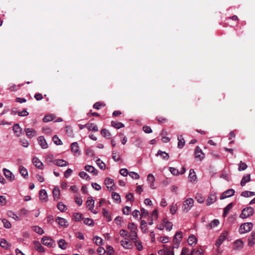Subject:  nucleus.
<instances>
[{
	"instance_id": "nucleus-40",
	"label": "nucleus",
	"mask_w": 255,
	"mask_h": 255,
	"mask_svg": "<svg viewBox=\"0 0 255 255\" xmlns=\"http://www.w3.org/2000/svg\"><path fill=\"white\" fill-rule=\"evenodd\" d=\"M140 228L141 231L145 233L147 229L146 222L145 220H141L140 223Z\"/></svg>"
},
{
	"instance_id": "nucleus-8",
	"label": "nucleus",
	"mask_w": 255,
	"mask_h": 255,
	"mask_svg": "<svg viewBox=\"0 0 255 255\" xmlns=\"http://www.w3.org/2000/svg\"><path fill=\"white\" fill-rule=\"evenodd\" d=\"M204 153L199 146H197L195 151V157L199 160H201L204 158Z\"/></svg>"
},
{
	"instance_id": "nucleus-10",
	"label": "nucleus",
	"mask_w": 255,
	"mask_h": 255,
	"mask_svg": "<svg viewBox=\"0 0 255 255\" xmlns=\"http://www.w3.org/2000/svg\"><path fill=\"white\" fill-rule=\"evenodd\" d=\"M39 198L43 202H46L47 201L48 196L45 190L41 189L39 191Z\"/></svg>"
},
{
	"instance_id": "nucleus-33",
	"label": "nucleus",
	"mask_w": 255,
	"mask_h": 255,
	"mask_svg": "<svg viewBox=\"0 0 255 255\" xmlns=\"http://www.w3.org/2000/svg\"><path fill=\"white\" fill-rule=\"evenodd\" d=\"M178 147L179 148H182L185 144V141L182 135L178 137Z\"/></svg>"
},
{
	"instance_id": "nucleus-9",
	"label": "nucleus",
	"mask_w": 255,
	"mask_h": 255,
	"mask_svg": "<svg viewBox=\"0 0 255 255\" xmlns=\"http://www.w3.org/2000/svg\"><path fill=\"white\" fill-rule=\"evenodd\" d=\"M182 238V232L179 231L176 232L173 239V242L175 245L178 246L181 239Z\"/></svg>"
},
{
	"instance_id": "nucleus-42",
	"label": "nucleus",
	"mask_w": 255,
	"mask_h": 255,
	"mask_svg": "<svg viewBox=\"0 0 255 255\" xmlns=\"http://www.w3.org/2000/svg\"><path fill=\"white\" fill-rule=\"evenodd\" d=\"M93 241L97 246H100L102 245L103 240L98 236H95L93 238Z\"/></svg>"
},
{
	"instance_id": "nucleus-46",
	"label": "nucleus",
	"mask_w": 255,
	"mask_h": 255,
	"mask_svg": "<svg viewBox=\"0 0 255 255\" xmlns=\"http://www.w3.org/2000/svg\"><path fill=\"white\" fill-rule=\"evenodd\" d=\"M177 210V204H174L173 203L171 206H170V212L172 214H174L176 211Z\"/></svg>"
},
{
	"instance_id": "nucleus-24",
	"label": "nucleus",
	"mask_w": 255,
	"mask_h": 255,
	"mask_svg": "<svg viewBox=\"0 0 255 255\" xmlns=\"http://www.w3.org/2000/svg\"><path fill=\"white\" fill-rule=\"evenodd\" d=\"M71 149L72 152L73 153L76 154L78 153L79 154V146L77 142H73L71 145Z\"/></svg>"
},
{
	"instance_id": "nucleus-20",
	"label": "nucleus",
	"mask_w": 255,
	"mask_h": 255,
	"mask_svg": "<svg viewBox=\"0 0 255 255\" xmlns=\"http://www.w3.org/2000/svg\"><path fill=\"white\" fill-rule=\"evenodd\" d=\"M56 221L58 223V224L62 227H67L68 224H67V222L65 220V219L61 218V217H57L56 219Z\"/></svg>"
},
{
	"instance_id": "nucleus-44",
	"label": "nucleus",
	"mask_w": 255,
	"mask_h": 255,
	"mask_svg": "<svg viewBox=\"0 0 255 255\" xmlns=\"http://www.w3.org/2000/svg\"><path fill=\"white\" fill-rule=\"evenodd\" d=\"M82 219L83 220V222L85 224L89 226L94 225V221L92 219L90 218H85Z\"/></svg>"
},
{
	"instance_id": "nucleus-41",
	"label": "nucleus",
	"mask_w": 255,
	"mask_h": 255,
	"mask_svg": "<svg viewBox=\"0 0 255 255\" xmlns=\"http://www.w3.org/2000/svg\"><path fill=\"white\" fill-rule=\"evenodd\" d=\"M3 173L6 177L9 178V179H12V173L8 169L6 168L3 169Z\"/></svg>"
},
{
	"instance_id": "nucleus-62",
	"label": "nucleus",
	"mask_w": 255,
	"mask_h": 255,
	"mask_svg": "<svg viewBox=\"0 0 255 255\" xmlns=\"http://www.w3.org/2000/svg\"><path fill=\"white\" fill-rule=\"evenodd\" d=\"M79 176L82 178H86V180H88L89 178V176L84 171L80 172L79 173Z\"/></svg>"
},
{
	"instance_id": "nucleus-59",
	"label": "nucleus",
	"mask_w": 255,
	"mask_h": 255,
	"mask_svg": "<svg viewBox=\"0 0 255 255\" xmlns=\"http://www.w3.org/2000/svg\"><path fill=\"white\" fill-rule=\"evenodd\" d=\"M142 129L146 133H150L152 132V130L150 127L147 126H144L142 127Z\"/></svg>"
},
{
	"instance_id": "nucleus-64",
	"label": "nucleus",
	"mask_w": 255,
	"mask_h": 255,
	"mask_svg": "<svg viewBox=\"0 0 255 255\" xmlns=\"http://www.w3.org/2000/svg\"><path fill=\"white\" fill-rule=\"evenodd\" d=\"M97 252L99 255H104V254L106 253V251L103 248L99 247L97 249Z\"/></svg>"
},
{
	"instance_id": "nucleus-52",
	"label": "nucleus",
	"mask_w": 255,
	"mask_h": 255,
	"mask_svg": "<svg viewBox=\"0 0 255 255\" xmlns=\"http://www.w3.org/2000/svg\"><path fill=\"white\" fill-rule=\"evenodd\" d=\"M105 105V104L104 103L96 102L94 104L93 108L95 109L99 110L100 107H104Z\"/></svg>"
},
{
	"instance_id": "nucleus-50",
	"label": "nucleus",
	"mask_w": 255,
	"mask_h": 255,
	"mask_svg": "<svg viewBox=\"0 0 255 255\" xmlns=\"http://www.w3.org/2000/svg\"><path fill=\"white\" fill-rule=\"evenodd\" d=\"M2 222L3 223L4 228L7 229H9L11 228V224L7 220L3 219L2 220Z\"/></svg>"
},
{
	"instance_id": "nucleus-5",
	"label": "nucleus",
	"mask_w": 255,
	"mask_h": 255,
	"mask_svg": "<svg viewBox=\"0 0 255 255\" xmlns=\"http://www.w3.org/2000/svg\"><path fill=\"white\" fill-rule=\"evenodd\" d=\"M228 232L227 231H224L222 234L219 236L218 239L216 241L215 245L217 247H219L226 239Z\"/></svg>"
},
{
	"instance_id": "nucleus-60",
	"label": "nucleus",
	"mask_w": 255,
	"mask_h": 255,
	"mask_svg": "<svg viewBox=\"0 0 255 255\" xmlns=\"http://www.w3.org/2000/svg\"><path fill=\"white\" fill-rule=\"evenodd\" d=\"M112 154V158L115 161H117L120 159V156L117 154L116 151H113Z\"/></svg>"
},
{
	"instance_id": "nucleus-7",
	"label": "nucleus",
	"mask_w": 255,
	"mask_h": 255,
	"mask_svg": "<svg viewBox=\"0 0 255 255\" xmlns=\"http://www.w3.org/2000/svg\"><path fill=\"white\" fill-rule=\"evenodd\" d=\"M37 141L39 145L41 147V148L43 149L47 148L48 147V144L44 138V136H39L37 138Z\"/></svg>"
},
{
	"instance_id": "nucleus-35",
	"label": "nucleus",
	"mask_w": 255,
	"mask_h": 255,
	"mask_svg": "<svg viewBox=\"0 0 255 255\" xmlns=\"http://www.w3.org/2000/svg\"><path fill=\"white\" fill-rule=\"evenodd\" d=\"M55 118V117L53 115H47L44 117L43 121V122L47 123L53 120Z\"/></svg>"
},
{
	"instance_id": "nucleus-1",
	"label": "nucleus",
	"mask_w": 255,
	"mask_h": 255,
	"mask_svg": "<svg viewBox=\"0 0 255 255\" xmlns=\"http://www.w3.org/2000/svg\"><path fill=\"white\" fill-rule=\"evenodd\" d=\"M253 224L251 222L242 224L239 228L240 234H244L250 232L253 228Z\"/></svg>"
},
{
	"instance_id": "nucleus-4",
	"label": "nucleus",
	"mask_w": 255,
	"mask_h": 255,
	"mask_svg": "<svg viewBox=\"0 0 255 255\" xmlns=\"http://www.w3.org/2000/svg\"><path fill=\"white\" fill-rule=\"evenodd\" d=\"M254 213V209L252 207H248L244 208L242 212V214L240 215L241 218H246L253 215Z\"/></svg>"
},
{
	"instance_id": "nucleus-39",
	"label": "nucleus",
	"mask_w": 255,
	"mask_h": 255,
	"mask_svg": "<svg viewBox=\"0 0 255 255\" xmlns=\"http://www.w3.org/2000/svg\"><path fill=\"white\" fill-rule=\"evenodd\" d=\"M103 216L106 217L107 219V221L108 222H110L112 220V218L111 217V215L109 213V212L106 210L105 208L103 209Z\"/></svg>"
},
{
	"instance_id": "nucleus-19",
	"label": "nucleus",
	"mask_w": 255,
	"mask_h": 255,
	"mask_svg": "<svg viewBox=\"0 0 255 255\" xmlns=\"http://www.w3.org/2000/svg\"><path fill=\"white\" fill-rule=\"evenodd\" d=\"M85 169L86 171L91 173H93V175H96L98 173V171L95 168L91 165H86L85 167Z\"/></svg>"
},
{
	"instance_id": "nucleus-53",
	"label": "nucleus",
	"mask_w": 255,
	"mask_h": 255,
	"mask_svg": "<svg viewBox=\"0 0 255 255\" xmlns=\"http://www.w3.org/2000/svg\"><path fill=\"white\" fill-rule=\"evenodd\" d=\"M73 218L76 221H81L82 218V215L79 213H75L73 214Z\"/></svg>"
},
{
	"instance_id": "nucleus-14",
	"label": "nucleus",
	"mask_w": 255,
	"mask_h": 255,
	"mask_svg": "<svg viewBox=\"0 0 255 255\" xmlns=\"http://www.w3.org/2000/svg\"><path fill=\"white\" fill-rule=\"evenodd\" d=\"M86 206L89 208V210L90 211H92L94 207V201L93 200L91 197H89L88 198L87 201L86 202Z\"/></svg>"
},
{
	"instance_id": "nucleus-37",
	"label": "nucleus",
	"mask_w": 255,
	"mask_h": 255,
	"mask_svg": "<svg viewBox=\"0 0 255 255\" xmlns=\"http://www.w3.org/2000/svg\"><path fill=\"white\" fill-rule=\"evenodd\" d=\"M101 134L105 137L110 138L111 134L109 130L106 128H103L101 131Z\"/></svg>"
},
{
	"instance_id": "nucleus-31",
	"label": "nucleus",
	"mask_w": 255,
	"mask_h": 255,
	"mask_svg": "<svg viewBox=\"0 0 255 255\" xmlns=\"http://www.w3.org/2000/svg\"><path fill=\"white\" fill-rule=\"evenodd\" d=\"M233 203H231L229 204L225 208L224 210V213H223V216L226 217L227 214H229L230 210L233 207Z\"/></svg>"
},
{
	"instance_id": "nucleus-17",
	"label": "nucleus",
	"mask_w": 255,
	"mask_h": 255,
	"mask_svg": "<svg viewBox=\"0 0 255 255\" xmlns=\"http://www.w3.org/2000/svg\"><path fill=\"white\" fill-rule=\"evenodd\" d=\"M33 164H34L35 166L39 169H42L43 164L37 158L33 157Z\"/></svg>"
},
{
	"instance_id": "nucleus-36",
	"label": "nucleus",
	"mask_w": 255,
	"mask_h": 255,
	"mask_svg": "<svg viewBox=\"0 0 255 255\" xmlns=\"http://www.w3.org/2000/svg\"><path fill=\"white\" fill-rule=\"evenodd\" d=\"M254 195H255V193L249 191H245L241 193V196L244 197H251Z\"/></svg>"
},
{
	"instance_id": "nucleus-61",
	"label": "nucleus",
	"mask_w": 255,
	"mask_h": 255,
	"mask_svg": "<svg viewBox=\"0 0 255 255\" xmlns=\"http://www.w3.org/2000/svg\"><path fill=\"white\" fill-rule=\"evenodd\" d=\"M75 201L79 206H81L83 203V200L82 199L81 197L75 196Z\"/></svg>"
},
{
	"instance_id": "nucleus-57",
	"label": "nucleus",
	"mask_w": 255,
	"mask_h": 255,
	"mask_svg": "<svg viewBox=\"0 0 255 255\" xmlns=\"http://www.w3.org/2000/svg\"><path fill=\"white\" fill-rule=\"evenodd\" d=\"M57 207V208L61 212H63L65 208H66V206L61 202H60L58 203Z\"/></svg>"
},
{
	"instance_id": "nucleus-38",
	"label": "nucleus",
	"mask_w": 255,
	"mask_h": 255,
	"mask_svg": "<svg viewBox=\"0 0 255 255\" xmlns=\"http://www.w3.org/2000/svg\"><path fill=\"white\" fill-rule=\"evenodd\" d=\"M33 231L39 235H42L44 233V230L41 228L37 226H33Z\"/></svg>"
},
{
	"instance_id": "nucleus-56",
	"label": "nucleus",
	"mask_w": 255,
	"mask_h": 255,
	"mask_svg": "<svg viewBox=\"0 0 255 255\" xmlns=\"http://www.w3.org/2000/svg\"><path fill=\"white\" fill-rule=\"evenodd\" d=\"M169 171L171 173L174 175H178L180 174V172L177 169L174 167H170Z\"/></svg>"
},
{
	"instance_id": "nucleus-22",
	"label": "nucleus",
	"mask_w": 255,
	"mask_h": 255,
	"mask_svg": "<svg viewBox=\"0 0 255 255\" xmlns=\"http://www.w3.org/2000/svg\"><path fill=\"white\" fill-rule=\"evenodd\" d=\"M156 155H160L164 160H168L169 158L168 153L165 151H162L160 150L158 151Z\"/></svg>"
},
{
	"instance_id": "nucleus-45",
	"label": "nucleus",
	"mask_w": 255,
	"mask_h": 255,
	"mask_svg": "<svg viewBox=\"0 0 255 255\" xmlns=\"http://www.w3.org/2000/svg\"><path fill=\"white\" fill-rule=\"evenodd\" d=\"M19 171L21 175L23 176L24 177H25L28 175L27 171L26 169L24 167L20 166L19 168Z\"/></svg>"
},
{
	"instance_id": "nucleus-6",
	"label": "nucleus",
	"mask_w": 255,
	"mask_h": 255,
	"mask_svg": "<svg viewBox=\"0 0 255 255\" xmlns=\"http://www.w3.org/2000/svg\"><path fill=\"white\" fill-rule=\"evenodd\" d=\"M235 190L233 189H228L224 192L221 197L220 199L223 200L226 198L230 197L234 195Z\"/></svg>"
},
{
	"instance_id": "nucleus-23",
	"label": "nucleus",
	"mask_w": 255,
	"mask_h": 255,
	"mask_svg": "<svg viewBox=\"0 0 255 255\" xmlns=\"http://www.w3.org/2000/svg\"><path fill=\"white\" fill-rule=\"evenodd\" d=\"M121 245L125 249H131L132 247V243L129 241L122 240L121 241Z\"/></svg>"
},
{
	"instance_id": "nucleus-58",
	"label": "nucleus",
	"mask_w": 255,
	"mask_h": 255,
	"mask_svg": "<svg viewBox=\"0 0 255 255\" xmlns=\"http://www.w3.org/2000/svg\"><path fill=\"white\" fill-rule=\"evenodd\" d=\"M128 227L130 230V232L135 231L137 229L136 226L133 223H129Z\"/></svg>"
},
{
	"instance_id": "nucleus-32",
	"label": "nucleus",
	"mask_w": 255,
	"mask_h": 255,
	"mask_svg": "<svg viewBox=\"0 0 255 255\" xmlns=\"http://www.w3.org/2000/svg\"><path fill=\"white\" fill-rule=\"evenodd\" d=\"M111 125L116 128L119 129L121 128L124 127L125 125L122 123L112 121L111 122Z\"/></svg>"
},
{
	"instance_id": "nucleus-30",
	"label": "nucleus",
	"mask_w": 255,
	"mask_h": 255,
	"mask_svg": "<svg viewBox=\"0 0 255 255\" xmlns=\"http://www.w3.org/2000/svg\"><path fill=\"white\" fill-rule=\"evenodd\" d=\"M58 247L62 250L66 249L67 248V243L64 239H60L58 242Z\"/></svg>"
},
{
	"instance_id": "nucleus-28",
	"label": "nucleus",
	"mask_w": 255,
	"mask_h": 255,
	"mask_svg": "<svg viewBox=\"0 0 255 255\" xmlns=\"http://www.w3.org/2000/svg\"><path fill=\"white\" fill-rule=\"evenodd\" d=\"M188 178L189 180L191 182L194 181L196 180L197 177L195 174V172L193 169H191L189 171V174L188 176Z\"/></svg>"
},
{
	"instance_id": "nucleus-16",
	"label": "nucleus",
	"mask_w": 255,
	"mask_h": 255,
	"mask_svg": "<svg viewBox=\"0 0 255 255\" xmlns=\"http://www.w3.org/2000/svg\"><path fill=\"white\" fill-rule=\"evenodd\" d=\"M216 196L215 194H211L206 200V204L207 206L210 205L216 200Z\"/></svg>"
},
{
	"instance_id": "nucleus-15",
	"label": "nucleus",
	"mask_w": 255,
	"mask_h": 255,
	"mask_svg": "<svg viewBox=\"0 0 255 255\" xmlns=\"http://www.w3.org/2000/svg\"><path fill=\"white\" fill-rule=\"evenodd\" d=\"M105 183L108 189L114 190L113 186H114V180L110 178H107L105 180Z\"/></svg>"
},
{
	"instance_id": "nucleus-11",
	"label": "nucleus",
	"mask_w": 255,
	"mask_h": 255,
	"mask_svg": "<svg viewBox=\"0 0 255 255\" xmlns=\"http://www.w3.org/2000/svg\"><path fill=\"white\" fill-rule=\"evenodd\" d=\"M244 246V243L242 240H238L234 243V248L237 250H241Z\"/></svg>"
},
{
	"instance_id": "nucleus-55",
	"label": "nucleus",
	"mask_w": 255,
	"mask_h": 255,
	"mask_svg": "<svg viewBox=\"0 0 255 255\" xmlns=\"http://www.w3.org/2000/svg\"><path fill=\"white\" fill-rule=\"evenodd\" d=\"M8 245L7 242L4 239H1L0 240V246L3 248H6Z\"/></svg>"
},
{
	"instance_id": "nucleus-48",
	"label": "nucleus",
	"mask_w": 255,
	"mask_h": 255,
	"mask_svg": "<svg viewBox=\"0 0 255 255\" xmlns=\"http://www.w3.org/2000/svg\"><path fill=\"white\" fill-rule=\"evenodd\" d=\"M96 163L98 166L101 169H104L106 167V164L100 159H98L96 160Z\"/></svg>"
},
{
	"instance_id": "nucleus-34",
	"label": "nucleus",
	"mask_w": 255,
	"mask_h": 255,
	"mask_svg": "<svg viewBox=\"0 0 255 255\" xmlns=\"http://www.w3.org/2000/svg\"><path fill=\"white\" fill-rule=\"evenodd\" d=\"M7 216L11 218H13L15 221H19L20 219L18 216H17L13 212L9 211L7 212Z\"/></svg>"
},
{
	"instance_id": "nucleus-13",
	"label": "nucleus",
	"mask_w": 255,
	"mask_h": 255,
	"mask_svg": "<svg viewBox=\"0 0 255 255\" xmlns=\"http://www.w3.org/2000/svg\"><path fill=\"white\" fill-rule=\"evenodd\" d=\"M33 244L34 245V248L39 253H43L45 252L44 248L37 241L33 242Z\"/></svg>"
},
{
	"instance_id": "nucleus-49",
	"label": "nucleus",
	"mask_w": 255,
	"mask_h": 255,
	"mask_svg": "<svg viewBox=\"0 0 255 255\" xmlns=\"http://www.w3.org/2000/svg\"><path fill=\"white\" fill-rule=\"evenodd\" d=\"M219 224V221L217 219H214L213 221H212L210 224L209 225L210 229L213 228H215L217 226H218Z\"/></svg>"
},
{
	"instance_id": "nucleus-29",
	"label": "nucleus",
	"mask_w": 255,
	"mask_h": 255,
	"mask_svg": "<svg viewBox=\"0 0 255 255\" xmlns=\"http://www.w3.org/2000/svg\"><path fill=\"white\" fill-rule=\"evenodd\" d=\"M53 198L55 200H58L60 195V190L59 188H54L53 190Z\"/></svg>"
},
{
	"instance_id": "nucleus-18",
	"label": "nucleus",
	"mask_w": 255,
	"mask_h": 255,
	"mask_svg": "<svg viewBox=\"0 0 255 255\" xmlns=\"http://www.w3.org/2000/svg\"><path fill=\"white\" fill-rule=\"evenodd\" d=\"M13 130L16 136H19L21 133L22 129L18 124H14L13 126Z\"/></svg>"
},
{
	"instance_id": "nucleus-2",
	"label": "nucleus",
	"mask_w": 255,
	"mask_h": 255,
	"mask_svg": "<svg viewBox=\"0 0 255 255\" xmlns=\"http://www.w3.org/2000/svg\"><path fill=\"white\" fill-rule=\"evenodd\" d=\"M194 200L192 198H188L184 202L182 206L183 211L185 213L188 212L193 207Z\"/></svg>"
},
{
	"instance_id": "nucleus-27",
	"label": "nucleus",
	"mask_w": 255,
	"mask_h": 255,
	"mask_svg": "<svg viewBox=\"0 0 255 255\" xmlns=\"http://www.w3.org/2000/svg\"><path fill=\"white\" fill-rule=\"evenodd\" d=\"M251 180L250 174H248L246 176H244L243 177L241 181V185L242 187H244L246 183L249 182Z\"/></svg>"
},
{
	"instance_id": "nucleus-43",
	"label": "nucleus",
	"mask_w": 255,
	"mask_h": 255,
	"mask_svg": "<svg viewBox=\"0 0 255 255\" xmlns=\"http://www.w3.org/2000/svg\"><path fill=\"white\" fill-rule=\"evenodd\" d=\"M248 167V166L246 163L243 162L242 161H240L239 164V168L238 170L239 171L242 170H246Z\"/></svg>"
},
{
	"instance_id": "nucleus-47",
	"label": "nucleus",
	"mask_w": 255,
	"mask_h": 255,
	"mask_svg": "<svg viewBox=\"0 0 255 255\" xmlns=\"http://www.w3.org/2000/svg\"><path fill=\"white\" fill-rule=\"evenodd\" d=\"M53 141L54 143L56 145H61L62 144V142L60 139L56 135H55L53 136Z\"/></svg>"
},
{
	"instance_id": "nucleus-51",
	"label": "nucleus",
	"mask_w": 255,
	"mask_h": 255,
	"mask_svg": "<svg viewBox=\"0 0 255 255\" xmlns=\"http://www.w3.org/2000/svg\"><path fill=\"white\" fill-rule=\"evenodd\" d=\"M134 243L135 246H136L137 250L141 251L142 250L143 247H142L141 242L135 240L134 242Z\"/></svg>"
},
{
	"instance_id": "nucleus-12",
	"label": "nucleus",
	"mask_w": 255,
	"mask_h": 255,
	"mask_svg": "<svg viewBox=\"0 0 255 255\" xmlns=\"http://www.w3.org/2000/svg\"><path fill=\"white\" fill-rule=\"evenodd\" d=\"M248 245L249 246H253L255 244V231L252 232L251 236L248 238Z\"/></svg>"
},
{
	"instance_id": "nucleus-25",
	"label": "nucleus",
	"mask_w": 255,
	"mask_h": 255,
	"mask_svg": "<svg viewBox=\"0 0 255 255\" xmlns=\"http://www.w3.org/2000/svg\"><path fill=\"white\" fill-rule=\"evenodd\" d=\"M55 163L58 166H66L68 165V163L63 159H56L55 161Z\"/></svg>"
},
{
	"instance_id": "nucleus-63",
	"label": "nucleus",
	"mask_w": 255,
	"mask_h": 255,
	"mask_svg": "<svg viewBox=\"0 0 255 255\" xmlns=\"http://www.w3.org/2000/svg\"><path fill=\"white\" fill-rule=\"evenodd\" d=\"M137 237V234L136 230L130 232V239L132 241L136 240Z\"/></svg>"
},
{
	"instance_id": "nucleus-26",
	"label": "nucleus",
	"mask_w": 255,
	"mask_h": 255,
	"mask_svg": "<svg viewBox=\"0 0 255 255\" xmlns=\"http://www.w3.org/2000/svg\"><path fill=\"white\" fill-rule=\"evenodd\" d=\"M197 239L194 235H190L188 239V243L190 246L195 245L197 243Z\"/></svg>"
},
{
	"instance_id": "nucleus-21",
	"label": "nucleus",
	"mask_w": 255,
	"mask_h": 255,
	"mask_svg": "<svg viewBox=\"0 0 255 255\" xmlns=\"http://www.w3.org/2000/svg\"><path fill=\"white\" fill-rule=\"evenodd\" d=\"M85 126L89 130L94 131H97L98 130V127L93 123H88L85 125Z\"/></svg>"
},
{
	"instance_id": "nucleus-54",
	"label": "nucleus",
	"mask_w": 255,
	"mask_h": 255,
	"mask_svg": "<svg viewBox=\"0 0 255 255\" xmlns=\"http://www.w3.org/2000/svg\"><path fill=\"white\" fill-rule=\"evenodd\" d=\"M156 120L160 124L165 123L167 121V119L166 118L162 117H156Z\"/></svg>"
},
{
	"instance_id": "nucleus-3",
	"label": "nucleus",
	"mask_w": 255,
	"mask_h": 255,
	"mask_svg": "<svg viewBox=\"0 0 255 255\" xmlns=\"http://www.w3.org/2000/svg\"><path fill=\"white\" fill-rule=\"evenodd\" d=\"M41 243L49 248H54L56 245L55 241L48 237H43L41 239Z\"/></svg>"
}]
</instances>
